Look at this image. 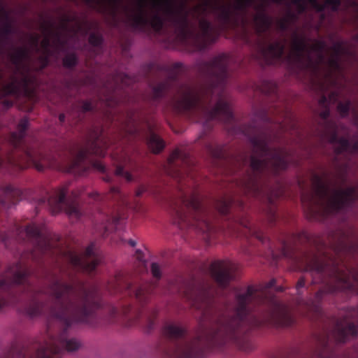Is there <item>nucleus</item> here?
<instances>
[{
  "label": "nucleus",
  "instance_id": "obj_13",
  "mask_svg": "<svg viewBox=\"0 0 358 358\" xmlns=\"http://www.w3.org/2000/svg\"><path fill=\"white\" fill-rule=\"evenodd\" d=\"M64 197V193H59L55 198L49 201L52 213H57L64 208L72 221L78 220L82 215V212L78 204L74 201L66 203Z\"/></svg>",
  "mask_w": 358,
  "mask_h": 358
},
{
  "label": "nucleus",
  "instance_id": "obj_53",
  "mask_svg": "<svg viewBox=\"0 0 358 358\" xmlns=\"http://www.w3.org/2000/svg\"><path fill=\"white\" fill-rule=\"evenodd\" d=\"M52 353H57L59 352V350L57 348L50 349V350Z\"/></svg>",
  "mask_w": 358,
  "mask_h": 358
},
{
  "label": "nucleus",
  "instance_id": "obj_27",
  "mask_svg": "<svg viewBox=\"0 0 358 358\" xmlns=\"http://www.w3.org/2000/svg\"><path fill=\"white\" fill-rule=\"evenodd\" d=\"M184 329L175 324H168L164 328V334L169 338H176L183 335Z\"/></svg>",
  "mask_w": 358,
  "mask_h": 358
},
{
  "label": "nucleus",
  "instance_id": "obj_52",
  "mask_svg": "<svg viewBox=\"0 0 358 358\" xmlns=\"http://www.w3.org/2000/svg\"><path fill=\"white\" fill-rule=\"evenodd\" d=\"M41 48H45V38L41 40Z\"/></svg>",
  "mask_w": 358,
  "mask_h": 358
},
{
  "label": "nucleus",
  "instance_id": "obj_62",
  "mask_svg": "<svg viewBox=\"0 0 358 358\" xmlns=\"http://www.w3.org/2000/svg\"><path fill=\"white\" fill-rule=\"evenodd\" d=\"M357 124H358V121L357 122Z\"/></svg>",
  "mask_w": 358,
  "mask_h": 358
},
{
  "label": "nucleus",
  "instance_id": "obj_20",
  "mask_svg": "<svg viewBox=\"0 0 358 358\" xmlns=\"http://www.w3.org/2000/svg\"><path fill=\"white\" fill-rule=\"evenodd\" d=\"M271 317L275 323L280 326H288L293 322L291 314L282 305H276L274 307Z\"/></svg>",
  "mask_w": 358,
  "mask_h": 358
},
{
  "label": "nucleus",
  "instance_id": "obj_24",
  "mask_svg": "<svg viewBox=\"0 0 358 358\" xmlns=\"http://www.w3.org/2000/svg\"><path fill=\"white\" fill-rule=\"evenodd\" d=\"M85 303L86 301L84 300L79 302V304L74 302L70 303L65 309V314L71 315L75 320H80V315L87 314Z\"/></svg>",
  "mask_w": 358,
  "mask_h": 358
},
{
  "label": "nucleus",
  "instance_id": "obj_36",
  "mask_svg": "<svg viewBox=\"0 0 358 358\" xmlns=\"http://www.w3.org/2000/svg\"><path fill=\"white\" fill-rule=\"evenodd\" d=\"M149 4L150 8L155 12H158L161 10L162 6V0H150Z\"/></svg>",
  "mask_w": 358,
  "mask_h": 358
},
{
  "label": "nucleus",
  "instance_id": "obj_7",
  "mask_svg": "<svg viewBox=\"0 0 358 358\" xmlns=\"http://www.w3.org/2000/svg\"><path fill=\"white\" fill-rule=\"evenodd\" d=\"M315 258L308 265V269L317 273H324L330 276V291L352 289L358 290V272L350 269L343 264Z\"/></svg>",
  "mask_w": 358,
  "mask_h": 358
},
{
  "label": "nucleus",
  "instance_id": "obj_2",
  "mask_svg": "<svg viewBox=\"0 0 358 358\" xmlns=\"http://www.w3.org/2000/svg\"><path fill=\"white\" fill-rule=\"evenodd\" d=\"M43 287L31 282L28 271L21 262L9 265L0 275V311L22 303L24 313L34 317L43 310Z\"/></svg>",
  "mask_w": 358,
  "mask_h": 358
},
{
  "label": "nucleus",
  "instance_id": "obj_45",
  "mask_svg": "<svg viewBox=\"0 0 358 358\" xmlns=\"http://www.w3.org/2000/svg\"><path fill=\"white\" fill-rule=\"evenodd\" d=\"M189 204L194 208H197L199 206L197 199L195 198L192 199Z\"/></svg>",
  "mask_w": 358,
  "mask_h": 358
},
{
  "label": "nucleus",
  "instance_id": "obj_9",
  "mask_svg": "<svg viewBox=\"0 0 358 358\" xmlns=\"http://www.w3.org/2000/svg\"><path fill=\"white\" fill-rule=\"evenodd\" d=\"M255 153L251 157L250 166L254 171L272 169L278 171L287 166V153L282 150H271L264 143L254 147Z\"/></svg>",
  "mask_w": 358,
  "mask_h": 358
},
{
  "label": "nucleus",
  "instance_id": "obj_46",
  "mask_svg": "<svg viewBox=\"0 0 358 358\" xmlns=\"http://www.w3.org/2000/svg\"><path fill=\"white\" fill-rule=\"evenodd\" d=\"M357 313H358V310L355 308H352L350 310V313L346 315V317H354V316L357 315Z\"/></svg>",
  "mask_w": 358,
  "mask_h": 358
},
{
  "label": "nucleus",
  "instance_id": "obj_18",
  "mask_svg": "<svg viewBox=\"0 0 358 358\" xmlns=\"http://www.w3.org/2000/svg\"><path fill=\"white\" fill-rule=\"evenodd\" d=\"M324 4H321L317 0H293L300 12L303 11L307 7H311L318 11L322 10L325 7L336 10L340 5V0H324Z\"/></svg>",
  "mask_w": 358,
  "mask_h": 358
},
{
  "label": "nucleus",
  "instance_id": "obj_42",
  "mask_svg": "<svg viewBox=\"0 0 358 358\" xmlns=\"http://www.w3.org/2000/svg\"><path fill=\"white\" fill-rule=\"evenodd\" d=\"M93 168L95 169L96 170L99 171H104V166L103 165L99 162H96L93 164Z\"/></svg>",
  "mask_w": 358,
  "mask_h": 358
},
{
  "label": "nucleus",
  "instance_id": "obj_40",
  "mask_svg": "<svg viewBox=\"0 0 358 358\" xmlns=\"http://www.w3.org/2000/svg\"><path fill=\"white\" fill-rule=\"evenodd\" d=\"M180 151L179 150H174L169 158V162L172 163L175 159L180 157Z\"/></svg>",
  "mask_w": 358,
  "mask_h": 358
},
{
  "label": "nucleus",
  "instance_id": "obj_31",
  "mask_svg": "<svg viewBox=\"0 0 358 358\" xmlns=\"http://www.w3.org/2000/svg\"><path fill=\"white\" fill-rule=\"evenodd\" d=\"M64 345L68 351L72 352L78 350L80 346V343L76 339H69L65 341Z\"/></svg>",
  "mask_w": 358,
  "mask_h": 358
},
{
  "label": "nucleus",
  "instance_id": "obj_6",
  "mask_svg": "<svg viewBox=\"0 0 358 358\" xmlns=\"http://www.w3.org/2000/svg\"><path fill=\"white\" fill-rule=\"evenodd\" d=\"M27 57L28 50L26 48H18L10 55L15 72H20L21 77L18 78L13 76L11 82L0 87V102L5 110L13 105V101L6 99L8 96L19 97L22 94L29 95L35 90L36 78L28 71H20L22 64Z\"/></svg>",
  "mask_w": 358,
  "mask_h": 358
},
{
  "label": "nucleus",
  "instance_id": "obj_39",
  "mask_svg": "<svg viewBox=\"0 0 358 358\" xmlns=\"http://www.w3.org/2000/svg\"><path fill=\"white\" fill-rule=\"evenodd\" d=\"M229 205V203L228 201H222L219 203H217V208L221 213L224 214L227 212Z\"/></svg>",
  "mask_w": 358,
  "mask_h": 358
},
{
  "label": "nucleus",
  "instance_id": "obj_57",
  "mask_svg": "<svg viewBox=\"0 0 358 358\" xmlns=\"http://www.w3.org/2000/svg\"><path fill=\"white\" fill-rule=\"evenodd\" d=\"M56 294H57V297H60V296H62V293H59V292H57V293H56Z\"/></svg>",
  "mask_w": 358,
  "mask_h": 358
},
{
  "label": "nucleus",
  "instance_id": "obj_10",
  "mask_svg": "<svg viewBox=\"0 0 358 358\" xmlns=\"http://www.w3.org/2000/svg\"><path fill=\"white\" fill-rule=\"evenodd\" d=\"M16 239L31 243V257L34 261H39L45 255V237L37 226L29 224L17 228Z\"/></svg>",
  "mask_w": 358,
  "mask_h": 358
},
{
  "label": "nucleus",
  "instance_id": "obj_19",
  "mask_svg": "<svg viewBox=\"0 0 358 358\" xmlns=\"http://www.w3.org/2000/svg\"><path fill=\"white\" fill-rule=\"evenodd\" d=\"M327 139L333 145L337 153L343 152H355L358 150V142L349 143L345 138H338L335 131L327 135Z\"/></svg>",
  "mask_w": 358,
  "mask_h": 358
},
{
  "label": "nucleus",
  "instance_id": "obj_23",
  "mask_svg": "<svg viewBox=\"0 0 358 358\" xmlns=\"http://www.w3.org/2000/svg\"><path fill=\"white\" fill-rule=\"evenodd\" d=\"M285 44L282 42H276L271 44L266 49L264 50V56L272 62L275 59H278L281 57Z\"/></svg>",
  "mask_w": 358,
  "mask_h": 358
},
{
  "label": "nucleus",
  "instance_id": "obj_64",
  "mask_svg": "<svg viewBox=\"0 0 358 358\" xmlns=\"http://www.w3.org/2000/svg\"><path fill=\"white\" fill-rule=\"evenodd\" d=\"M46 358H48V357H46Z\"/></svg>",
  "mask_w": 358,
  "mask_h": 358
},
{
  "label": "nucleus",
  "instance_id": "obj_38",
  "mask_svg": "<svg viewBox=\"0 0 358 358\" xmlns=\"http://www.w3.org/2000/svg\"><path fill=\"white\" fill-rule=\"evenodd\" d=\"M151 272L153 277L156 278L157 279H159L161 277V268L157 264L152 263L151 264Z\"/></svg>",
  "mask_w": 358,
  "mask_h": 358
},
{
  "label": "nucleus",
  "instance_id": "obj_8",
  "mask_svg": "<svg viewBox=\"0 0 358 358\" xmlns=\"http://www.w3.org/2000/svg\"><path fill=\"white\" fill-rule=\"evenodd\" d=\"M197 104L208 119L219 118L227 120L231 116L229 106L222 98L218 100L213 109L208 110L203 103L199 102L197 91L189 86H185L180 90L175 103V107L179 110H185L194 108Z\"/></svg>",
  "mask_w": 358,
  "mask_h": 358
},
{
  "label": "nucleus",
  "instance_id": "obj_58",
  "mask_svg": "<svg viewBox=\"0 0 358 358\" xmlns=\"http://www.w3.org/2000/svg\"><path fill=\"white\" fill-rule=\"evenodd\" d=\"M78 27L77 28V29H73L72 31L73 32V34H76V32L78 31Z\"/></svg>",
  "mask_w": 358,
  "mask_h": 358
},
{
  "label": "nucleus",
  "instance_id": "obj_41",
  "mask_svg": "<svg viewBox=\"0 0 358 358\" xmlns=\"http://www.w3.org/2000/svg\"><path fill=\"white\" fill-rule=\"evenodd\" d=\"M89 41H90V43L94 45H98L101 42L99 37H98L94 34H92L90 36Z\"/></svg>",
  "mask_w": 358,
  "mask_h": 358
},
{
  "label": "nucleus",
  "instance_id": "obj_63",
  "mask_svg": "<svg viewBox=\"0 0 358 358\" xmlns=\"http://www.w3.org/2000/svg\"><path fill=\"white\" fill-rule=\"evenodd\" d=\"M357 38H358V35H357Z\"/></svg>",
  "mask_w": 358,
  "mask_h": 358
},
{
  "label": "nucleus",
  "instance_id": "obj_5",
  "mask_svg": "<svg viewBox=\"0 0 358 358\" xmlns=\"http://www.w3.org/2000/svg\"><path fill=\"white\" fill-rule=\"evenodd\" d=\"M238 324L236 320L227 323L220 320L210 329L202 332L194 340L179 345L174 352L176 358H198L200 351L206 346L220 345L226 342H232L243 349L242 343L245 341L242 334L236 328Z\"/></svg>",
  "mask_w": 358,
  "mask_h": 358
},
{
  "label": "nucleus",
  "instance_id": "obj_32",
  "mask_svg": "<svg viewBox=\"0 0 358 358\" xmlns=\"http://www.w3.org/2000/svg\"><path fill=\"white\" fill-rule=\"evenodd\" d=\"M199 27L204 37H207L210 34V24L208 21L205 20H201L199 22Z\"/></svg>",
  "mask_w": 358,
  "mask_h": 358
},
{
  "label": "nucleus",
  "instance_id": "obj_1",
  "mask_svg": "<svg viewBox=\"0 0 358 358\" xmlns=\"http://www.w3.org/2000/svg\"><path fill=\"white\" fill-rule=\"evenodd\" d=\"M348 45L336 42L328 48L322 41H307L303 36H294L288 59L301 69L309 70L315 76L314 87L323 95L319 105L323 108L320 113L322 119L329 113V105L342 99L340 91L331 92L327 99L324 94L330 87L337 84V77L341 75V61L351 55Z\"/></svg>",
  "mask_w": 358,
  "mask_h": 358
},
{
  "label": "nucleus",
  "instance_id": "obj_4",
  "mask_svg": "<svg viewBox=\"0 0 358 358\" xmlns=\"http://www.w3.org/2000/svg\"><path fill=\"white\" fill-rule=\"evenodd\" d=\"M356 199H358V187L344 189L327 185L315 176L313 180V191L303 192L301 202L311 215L317 216L336 212Z\"/></svg>",
  "mask_w": 358,
  "mask_h": 358
},
{
  "label": "nucleus",
  "instance_id": "obj_51",
  "mask_svg": "<svg viewBox=\"0 0 358 358\" xmlns=\"http://www.w3.org/2000/svg\"><path fill=\"white\" fill-rule=\"evenodd\" d=\"M41 29H42V33H43L45 31V22H42V23H41Z\"/></svg>",
  "mask_w": 358,
  "mask_h": 358
},
{
  "label": "nucleus",
  "instance_id": "obj_16",
  "mask_svg": "<svg viewBox=\"0 0 358 358\" xmlns=\"http://www.w3.org/2000/svg\"><path fill=\"white\" fill-rule=\"evenodd\" d=\"M93 255L94 245H90L86 249L83 256L80 257L76 255H72L71 256V262L73 265L81 266L86 271L91 272L96 268L99 263L96 259H89Z\"/></svg>",
  "mask_w": 358,
  "mask_h": 358
},
{
  "label": "nucleus",
  "instance_id": "obj_35",
  "mask_svg": "<svg viewBox=\"0 0 358 358\" xmlns=\"http://www.w3.org/2000/svg\"><path fill=\"white\" fill-rule=\"evenodd\" d=\"M115 173L117 176H120L124 178L127 181L132 180L131 175L129 172L125 171L121 166H118L117 168Z\"/></svg>",
  "mask_w": 358,
  "mask_h": 358
},
{
  "label": "nucleus",
  "instance_id": "obj_44",
  "mask_svg": "<svg viewBox=\"0 0 358 358\" xmlns=\"http://www.w3.org/2000/svg\"><path fill=\"white\" fill-rule=\"evenodd\" d=\"M92 108V104L90 101H86L83 104V109L85 111L90 110Z\"/></svg>",
  "mask_w": 358,
  "mask_h": 358
},
{
  "label": "nucleus",
  "instance_id": "obj_54",
  "mask_svg": "<svg viewBox=\"0 0 358 358\" xmlns=\"http://www.w3.org/2000/svg\"><path fill=\"white\" fill-rule=\"evenodd\" d=\"M129 244H130L131 246H133V247L136 245V243H135V241H132V240H130V241H129Z\"/></svg>",
  "mask_w": 358,
  "mask_h": 358
},
{
  "label": "nucleus",
  "instance_id": "obj_21",
  "mask_svg": "<svg viewBox=\"0 0 358 358\" xmlns=\"http://www.w3.org/2000/svg\"><path fill=\"white\" fill-rule=\"evenodd\" d=\"M358 333V327L354 324L345 322L338 324L334 332V337L339 342H345L349 336H355Z\"/></svg>",
  "mask_w": 358,
  "mask_h": 358
},
{
  "label": "nucleus",
  "instance_id": "obj_37",
  "mask_svg": "<svg viewBox=\"0 0 358 358\" xmlns=\"http://www.w3.org/2000/svg\"><path fill=\"white\" fill-rule=\"evenodd\" d=\"M0 20L4 22H10V14L6 9L0 5Z\"/></svg>",
  "mask_w": 358,
  "mask_h": 358
},
{
  "label": "nucleus",
  "instance_id": "obj_28",
  "mask_svg": "<svg viewBox=\"0 0 358 358\" xmlns=\"http://www.w3.org/2000/svg\"><path fill=\"white\" fill-rule=\"evenodd\" d=\"M227 65V57L225 55H219L213 62V68L217 73L222 74Z\"/></svg>",
  "mask_w": 358,
  "mask_h": 358
},
{
  "label": "nucleus",
  "instance_id": "obj_56",
  "mask_svg": "<svg viewBox=\"0 0 358 358\" xmlns=\"http://www.w3.org/2000/svg\"><path fill=\"white\" fill-rule=\"evenodd\" d=\"M112 191H113V192H118V189H117V188H115V187H113V188L112 189Z\"/></svg>",
  "mask_w": 358,
  "mask_h": 358
},
{
  "label": "nucleus",
  "instance_id": "obj_48",
  "mask_svg": "<svg viewBox=\"0 0 358 358\" xmlns=\"http://www.w3.org/2000/svg\"><path fill=\"white\" fill-rule=\"evenodd\" d=\"M220 7L222 9L223 18H227L228 17V13H227V8L224 6H223V5L220 6Z\"/></svg>",
  "mask_w": 358,
  "mask_h": 358
},
{
  "label": "nucleus",
  "instance_id": "obj_30",
  "mask_svg": "<svg viewBox=\"0 0 358 358\" xmlns=\"http://www.w3.org/2000/svg\"><path fill=\"white\" fill-rule=\"evenodd\" d=\"M194 225L196 229L203 233L210 232L212 229L210 224L204 219L196 220Z\"/></svg>",
  "mask_w": 358,
  "mask_h": 358
},
{
  "label": "nucleus",
  "instance_id": "obj_34",
  "mask_svg": "<svg viewBox=\"0 0 358 358\" xmlns=\"http://www.w3.org/2000/svg\"><path fill=\"white\" fill-rule=\"evenodd\" d=\"M76 63V57L73 54L67 55L64 59V65L71 67Z\"/></svg>",
  "mask_w": 358,
  "mask_h": 358
},
{
  "label": "nucleus",
  "instance_id": "obj_55",
  "mask_svg": "<svg viewBox=\"0 0 358 358\" xmlns=\"http://www.w3.org/2000/svg\"><path fill=\"white\" fill-rule=\"evenodd\" d=\"M43 201V199H39V202L38 203V206H36V208L38 209V206L41 205V203Z\"/></svg>",
  "mask_w": 358,
  "mask_h": 358
},
{
  "label": "nucleus",
  "instance_id": "obj_17",
  "mask_svg": "<svg viewBox=\"0 0 358 358\" xmlns=\"http://www.w3.org/2000/svg\"><path fill=\"white\" fill-rule=\"evenodd\" d=\"M106 148V143L102 140L97 139L95 142L93 143L90 149H83L76 155L75 157L69 171H75V169H77L81 162L87 157V155L90 153H92L98 156H103V148Z\"/></svg>",
  "mask_w": 358,
  "mask_h": 358
},
{
  "label": "nucleus",
  "instance_id": "obj_3",
  "mask_svg": "<svg viewBox=\"0 0 358 358\" xmlns=\"http://www.w3.org/2000/svg\"><path fill=\"white\" fill-rule=\"evenodd\" d=\"M29 124L28 119L24 117L17 124V132L0 135V172L12 173L15 169H23L29 165L40 171L43 170L42 151L36 143L29 145L26 143Z\"/></svg>",
  "mask_w": 358,
  "mask_h": 358
},
{
  "label": "nucleus",
  "instance_id": "obj_47",
  "mask_svg": "<svg viewBox=\"0 0 358 358\" xmlns=\"http://www.w3.org/2000/svg\"><path fill=\"white\" fill-rule=\"evenodd\" d=\"M59 288L62 290V291H64L66 292H69L70 290H71V287H68V286H66V285H59Z\"/></svg>",
  "mask_w": 358,
  "mask_h": 358
},
{
  "label": "nucleus",
  "instance_id": "obj_26",
  "mask_svg": "<svg viewBox=\"0 0 358 358\" xmlns=\"http://www.w3.org/2000/svg\"><path fill=\"white\" fill-rule=\"evenodd\" d=\"M148 145L151 150V151L154 153L159 152L164 147V141L155 134L150 132L148 140Z\"/></svg>",
  "mask_w": 358,
  "mask_h": 358
},
{
  "label": "nucleus",
  "instance_id": "obj_25",
  "mask_svg": "<svg viewBox=\"0 0 358 358\" xmlns=\"http://www.w3.org/2000/svg\"><path fill=\"white\" fill-rule=\"evenodd\" d=\"M254 21L259 32L266 31L271 24L270 18L263 12L258 13L255 15Z\"/></svg>",
  "mask_w": 358,
  "mask_h": 358
},
{
  "label": "nucleus",
  "instance_id": "obj_33",
  "mask_svg": "<svg viewBox=\"0 0 358 358\" xmlns=\"http://www.w3.org/2000/svg\"><path fill=\"white\" fill-rule=\"evenodd\" d=\"M350 102L348 101H340L338 105V110L342 116H345L350 108Z\"/></svg>",
  "mask_w": 358,
  "mask_h": 358
},
{
  "label": "nucleus",
  "instance_id": "obj_29",
  "mask_svg": "<svg viewBox=\"0 0 358 358\" xmlns=\"http://www.w3.org/2000/svg\"><path fill=\"white\" fill-rule=\"evenodd\" d=\"M14 29L11 22H6L0 27V38L2 41H6L13 34Z\"/></svg>",
  "mask_w": 358,
  "mask_h": 358
},
{
  "label": "nucleus",
  "instance_id": "obj_49",
  "mask_svg": "<svg viewBox=\"0 0 358 358\" xmlns=\"http://www.w3.org/2000/svg\"><path fill=\"white\" fill-rule=\"evenodd\" d=\"M304 284H305V282H304L303 279H300V280L298 281V282H297V285H296V287H297V288L299 289V288H300V287H303V286H304Z\"/></svg>",
  "mask_w": 358,
  "mask_h": 358
},
{
  "label": "nucleus",
  "instance_id": "obj_50",
  "mask_svg": "<svg viewBox=\"0 0 358 358\" xmlns=\"http://www.w3.org/2000/svg\"><path fill=\"white\" fill-rule=\"evenodd\" d=\"M46 49H48V26L46 25ZM48 57V50H46V58Z\"/></svg>",
  "mask_w": 358,
  "mask_h": 358
},
{
  "label": "nucleus",
  "instance_id": "obj_59",
  "mask_svg": "<svg viewBox=\"0 0 358 358\" xmlns=\"http://www.w3.org/2000/svg\"><path fill=\"white\" fill-rule=\"evenodd\" d=\"M2 78H3V76H2V74L0 73V80L2 79Z\"/></svg>",
  "mask_w": 358,
  "mask_h": 358
},
{
  "label": "nucleus",
  "instance_id": "obj_14",
  "mask_svg": "<svg viewBox=\"0 0 358 358\" xmlns=\"http://www.w3.org/2000/svg\"><path fill=\"white\" fill-rule=\"evenodd\" d=\"M259 296V294L253 287H249L246 290L241 291L236 296L235 311L240 320L248 312V305Z\"/></svg>",
  "mask_w": 358,
  "mask_h": 358
},
{
  "label": "nucleus",
  "instance_id": "obj_12",
  "mask_svg": "<svg viewBox=\"0 0 358 358\" xmlns=\"http://www.w3.org/2000/svg\"><path fill=\"white\" fill-rule=\"evenodd\" d=\"M236 269V264L231 262H217L212 265L211 273L219 285L224 287L234 278Z\"/></svg>",
  "mask_w": 358,
  "mask_h": 358
},
{
  "label": "nucleus",
  "instance_id": "obj_15",
  "mask_svg": "<svg viewBox=\"0 0 358 358\" xmlns=\"http://www.w3.org/2000/svg\"><path fill=\"white\" fill-rule=\"evenodd\" d=\"M145 0H139L138 3V9L134 15V22L136 25H145L148 23L150 24L152 27L159 30L162 25V22L158 14H155V16L152 19H149L145 11Z\"/></svg>",
  "mask_w": 358,
  "mask_h": 358
},
{
  "label": "nucleus",
  "instance_id": "obj_61",
  "mask_svg": "<svg viewBox=\"0 0 358 358\" xmlns=\"http://www.w3.org/2000/svg\"><path fill=\"white\" fill-rule=\"evenodd\" d=\"M64 118V116L63 115H61L60 116V119L62 120Z\"/></svg>",
  "mask_w": 358,
  "mask_h": 358
},
{
  "label": "nucleus",
  "instance_id": "obj_60",
  "mask_svg": "<svg viewBox=\"0 0 358 358\" xmlns=\"http://www.w3.org/2000/svg\"><path fill=\"white\" fill-rule=\"evenodd\" d=\"M110 2L113 3L115 1H116L117 0H109Z\"/></svg>",
  "mask_w": 358,
  "mask_h": 358
},
{
  "label": "nucleus",
  "instance_id": "obj_43",
  "mask_svg": "<svg viewBox=\"0 0 358 358\" xmlns=\"http://www.w3.org/2000/svg\"><path fill=\"white\" fill-rule=\"evenodd\" d=\"M146 191V187L144 185L139 186L136 191V195L137 196H141Z\"/></svg>",
  "mask_w": 358,
  "mask_h": 358
},
{
  "label": "nucleus",
  "instance_id": "obj_22",
  "mask_svg": "<svg viewBox=\"0 0 358 358\" xmlns=\"http://www.w3.org/2000/svg\"><path fill=\"white\" fill-rule=\"evenodd\" d=\"M7 358H45V347L41 345L32 352H27L23 349L14 348Z\"/></svg>",
  "mask_w": 358,
  "mask_h": 358
},
{
  "label": "nucleus",
  "instance_id": "obj_11",
  "mask_svg": "<svg viewBox=\"0 0 358 358\" xmlns=\"http://www.w3.org/2000/svg\"><path fill=\"white\" fill-rule=\"evenodd\" d=\"M25 192L21 189L8 185L3 187L0 194V208H10L17 203L19 201L24 199ZM9 234L0 233V242L3 243L5 247H8Z\"/></svg>",
  "mask_w": 358,
  "mask_h": 358
}]
</instances>
